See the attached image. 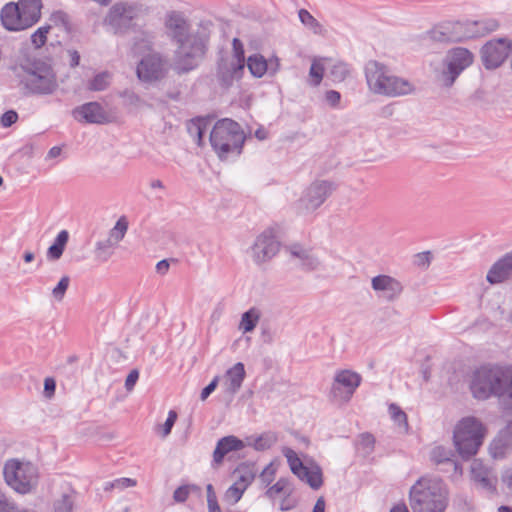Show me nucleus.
I'll list each match as a JSON object with an SVG mask.
<instances>
[{
	"label": "nucleus",
	"instance_id": "63",
	"mask_svg": "<svg viewBox=\"0 0 512 512\" xmlns=\"http://www.w3.org/2000/svg\"><path fill=\"white\" fill-rule=\"evenodd\" d=\"M218 378H214L201 392V400H205L215 390L217 386Z\"/></svg>",
	"mask_w": 512,
	"mask_h": 512
},
{
	"label": "nucleus",
	"instance_id": "4",
	"mask_svg": "<svg viewBox=\"0 0 512 512\" xmlns=\"http://www.w3.org/2000/svg\"><path fill=\"white\" fill-rule=\"evenodd\" d=\"M365 76L370 91L375 94L399 97L414 91L411 82L392 74L387 66L377 61H369L366 64Z\"/></svg>",
	"mask_w": 512,
	"mask_h": 512
},
{
	"label": "nucleus",
	"instance_id": "25",
	"mask_svg": "<svg viewBox=\"0 0 512 512\" xmlns=\"http://www.w3.org/2000/svg\"><path fill=\"white\" fill-rule=\"evenodd\" d=\"M471 474L473 480L483 489L493 492L497 481L493 471L485 467L483 463L475 459L471 464Z\"/></svg>",
	"mask_w": 512,
	"mask_h": 512
},
{
	"label": "nucleus",
	"instance_id": "44",
	"mask_svg": "<svg viewBox=\"0 0 512 512\" xmlns=\"http://www.w3.org/2000/svg\"><path fill=\"white\" fill-rule=\"evenodd\" d=\"M326 67L323 63L314 61L310 67L309 76L311 78V84L318 86L322 79Z\"/></svg>",
	"mask_w": 512,
	"mask_h": 512
},
{
	"label": "nucleus",
	"instance_id": "9",
	"mask_svg": "<svg viewBox=\"0 0 512 512\" xmlns=\"http://www.w3.org/2000/svg\"><path fill=\"white\" fill-rule=\"evenodd\" d=\"M473 63V54L466 48L458 47L448 52L441 68L435 70L437 83L450 88L458 76Z\"/></svg>",
	"mask_w": 512,
	"mask_h": 512
},
{
	"label": "nucleus",
	"instance_id": "17",
	"mask_svg": "<svg viewBox=\"0 0 512 512\" xmlns=\"http://www.w3.org/2000/svg\"><path fill=\"white\" fill-rule=\"evenodd\" d=\"M334 190L332 183L328 181H316L312 183L301 198V203L307 210H315L320 207Z\"/></svg>",
	"mask_w": 512,
	"mask_h": 512
},
{
	"label": "nucleus",
	"instance_id": "15",
	"mask_svg": "<svg viewBox=\"0 0 512 512\" xmlns=\"http://www.w3.org/2000/svg\"><path fill=\"white\" fill-rule=\"evenodd\" d=\"M511 51V43L506 39L489 41L481 49L483 65L487 69L499 67L508 57Z\"/></svg>",
	"mask_w": 512,
	"mask_h": 512
},
{
	"label": "nucleus",
	"instance_id": "24",
	"mask_svg": "<svg viewBox=\"0 0 512 512\" xmlns=\"http://www.w3.org/2000/svg\"><path fill=\"white\" fill-rule=\"evenodd\" d=\"M245 447L242 440L236 436L229 435L221 438L215 447L213 452V466H219L222 464L224 457L231 451H238Z\"/></svg>",
	"mask_w": 512,
	"mask_h": 512
},
{
	"label": "nucleus",
	"instance_id": "38",
	"mask_svg": "<svg viewBox=\"0 0 512 512\" xmlns=\"http://www.w3.org/2000/svg\"><path fill=\"white\" fill-rule=\"evenodd\" d=\"M389 412L394 422L404 431H408V421L406 413L396 404L389 405Z\"/></svg>",
	"mask_w": 512,
	"mask_h": 512
},
{
	"label": "nucleus",
	"instance_id": "51",
	"mask_svg": "<svg viewBox=\"0 0 512 512\" xmlns=\"http://www.w3.org/2000/svg\"><path fill=\"white\" fill-rule=\"evenodd\" d=\"M18 120V114L14 110H8L6 111L1 117H0V124L7 128L13 125Z\"/></svg>",
	"mask_w": 512,
	"mask_h": 512
},
{
	"label": "nucleus",
	"instance_id": "18",
	"mask_svg": "<svg viewBox=\"0 0 512 512\" xmlns=\"http://www.w3.org/2000/svg\"><path fill=\"white\" fill-rule=\"evenodd\" d=\"M245 66L239 60L221 58L217 67V78L222 86L229 87L242 78Z\"/></svg>",
	"mask_w": 512,
	"mask_h": 512
},
{
	"label": "nucleus",
	"instance_id": "21",
	"mask_svg": "<svg viewBox=\"0 0 512 512\" xmlns=\"http://www.w3.org/2000/svg\"><path fill=\"white\" fill-rule=\"evenodd\" d=\"M246 65L254 77L261 78L266 72L274 75L278 71L280 64L278 58L268 61L263 55L256 53L248 57Z\"/></svg>",
	"mask_w": 512,
	"mask_h": 512
},
{
	"label": "nucleus",
	"instance_id": "61",
	"mask_svg": "<svg viewBox=\"0 0 512 512\" xmlns=\"http://www.w3.org/2000/svg\"><path fill=\"white\" fill-rule=\"evenodd\" d=\"M120 96L125 98L130 104L137 105L140 102V97L131 90H124Z\"/></svg>",
	"mask_w": 512,
	"mask_h": 512
},
{
	"label": "nucleus",
	"instance_id": "40",
	"mask_svg": "<svg viewBox=\"0 0 512 512\" xmlns=\"http://www.w3.org/2000/svg\"><path fill=\"white\" fill-rule=\"evenodd\" d=\"M298 16L301 23L311 29L314 33H319L321 31V24L306 9H300Z\"/></svg>",
	"mask_w": 512,
	"mask_h": 512
},
{
	"label": "nucleus",
	"instance_id": "6",
	"mask_svg": "<svg viewBox=\"0 0 512 512\" xmlns=\"http://www.w3.org/2000/svg\"><path fill=\"white\" fill-rule=\"evenodd\" d=\"M148 14V8L138 2L120 1L114 3L104 18V25L115 35L135 31L140 21Z\"/></svg>",
	"mask_w": 512,
	"mask_h": 512
},
{
	"label": "nucleus",
	"instance_id": "50",
	"mask_svg": "<svg viewBox=\"0 0 512 512\" xmlns=\"http://www.w3.org/2000/svg\"><path fill=\"white\" fill-rule=\"evenodd\" d=\"M233 56L230 59L239 60L244 66H246L244 46L240 39L234 38L232 41Z\"/></svg>",
	"mask_w": 512,
	"mask_h": 512
},
{
	"label": "nucleus",
	"instance_id": "56",
	"mask_svg": "<svg viewBox=\"0 0 512 512\" xmlns=\"http://www.w3.org/2000/svg\"><path fill=\"white\" fill-rule=\"evenodd\" d=\"M274 476L275 469L272 467V464H270L266 466V468L260 474V480L265 486H267L274 480Z\"/></svg>",
	"mask_w": 512,
	"mask_h": 512
},
{
	"label": "nucleus",
	"instance_id": "55",
	"mask_svg": "<svg viewBox=\"0 0 512 512\" xmlns=\"http://www.w3.org/2000/svg\"><path fill=\"white\" fill-rule=\"evenodd\" d=\"M136 485V480L131 478H119L116 479L114 482L109 484L110 488H117V489H125L128 487H134Z\"/></svg>",
	"mask_w": 512,
	"mask_h": 512
},
{
	"label": "nucleus",
	"instance_id": "31",
	"mask_svg": "<svg viewBox=\"0 0 512 512\" xmlns=\"http://www.w3.org/2000/svg\"><path fill=\"white\" fill-rule=\"evenodd\" d=\"M261 318V311L257 307H251L241 315L238 329L243 333L252 332Z\"/></svg>",
	"mask_w": 512,
	"mask_h": 512
},
{
	"label": "nucleus",
	"instance_id": "28",
	"mask_svg": "<svg viewBox=\"0 0 512 512\" xmlns=\"http://www.w3.org/2000/svg\"><path fill=\"white\" fill-rule=\"evenodd\" d=\"M245 374L244 365L241 362L228 369L224 377L226 392L232 395L237 393L242 386Z\"/></svg>",
	"mask_w": 512,
	"mask_h": 512
},
{
	"label": "nucleus",
	"instance_id": "37",
	"mask_svg": "<svg viewBox=\"0 0 512 512\" xmlns=\"http://www.w3.org/2000/svg\"><path fill=\"white\" fill-rule=\"evenodd\" d=\"M293 492V487L290 481L287 478H280L274 485H272L266 492L265 495L274 499L278 494H284L287 496H291Z\"/></svg>",
	"mask_w": 512,
	"mask_h": 512
},
{
	"label": "nucleus",
	"instance_id": "36",
	"mask_svg": "<svg viewBox=\"0 0 512 512\" xmlns=\"http://www.w3.org/2000/svg\"><path fill=\"white\" fill-rule=\"evenodd\" d=\"M112 80L111 73L107 71L100 72L96 74L88 83H87V89L90 91H104L106 90Z\"/></svg>",
	"mask_w": 512,
	"mask_h": 512
},
{
	"label": "nucleus",
	"instance_id": "22",
	"mask_svg": "<svg viewBox=\"0 0 512 512\" xmlns=\"http://www.w3.org/2000/svg\"><path fill=\"white\" fill-rule=\"evenodd\" d=\"M512 450V420L500 430L498 435L492 441L489 447L490 454L493 458H503Z\"/></svg>",
	"mask_w": 512,
	"mask_h": 512
},
{
	"label": "nucleus",
	"instance_id": "42",
	"mask_svg": "<svg viewBox=\"0 0 512 512\" xmlns=\"http://www.w3.org/2000/svg\"><path fill=\"white\" fill-rule=\"evenodd\" d=\"M285 457L287 458V461L289 463L290 469L296 476L302 471V469L305 467L300 460V458L297 456L295 451H293L290 448H287L284 452Z\"/></svg>",
	"mask_w": 512,
	"mask_h": 512
},
{
	"label": "nucleus",
	"instance_id": "1",
	"mask_svg": "<svg viewBox=\"0 0 512 512\" xmlns=\"http://www.w3.org/2000/svg\"><path fill=\"white\" fill-rule=\"evenodd\" d=\"M164 32L175 46L172 68L181 75L199 66L204 59L209 41L205 28L195 29L179 11H169L164 18Z\"/></svg>",
	"mask_w": 512,
	"mask_h": 512
},
{
	"label": "nucleus",
	"instance_id": "39",
	"mask_svg": "<svg viewBox=\"0 0 512 512\" xmlns=\"http://www.w3.org/2000/svg\"><path fill=\"white\" fill-rule=\"evenodd\" d=\"M277 442V436L273 432H267L257 437L253 442V447L258 451L271 448Z\"/></svg>",
	"mask_w": 512,
	"mask_h": 512
},
{
	"label": "nucleus",
	"instance_id": "43",
	"mask_svg": "<svg viewBox=\"0 0 512 512\" xmlns=\"http://www.w3.org/2000/svg\"><path fill=\"white\" fill-rule=\"evenodd\" d=\"M472 25L478 27L475 33L484 35L495 31L499 27V23L495 19H485L481 21L473 22Z\"/></svg>",
	"mask_w": 512,
	"mask_h": 512
},
{
	"label": "nucleus",
	"instance_id": "33",
	"mask_svg": "<svg viewBox=\"0 0 512 512\" xmlns=\"http://www.w3.org/2000/svg\"><path fill=\"white\" fill-rule=\"evenodd\" d=\"M133 44L138 51H151L155 44V33L149 30H140L134 37Z\"/></svg>",
	"mask_w": 512,
	"mask_h": 512
},
{
	"label": "nucleus",
	"instance_id": "3",
	"mask_svg": "<svg viewBox=\"0 0 512 512\" xmlns=\"http://www.w3.org/2000/svg\"><path fill=\"white\" fill-rule=\"evenodd\" d=\"M412 512H445L448 505L446 485L438 477L423 476L410 488Z\"/></svg>",
	"mask_w": 512,
	"mask_h": 512
},
{
	"label": "nucleus",
	"instance_id": "57",
	"mask_svg": "<svg viewBox=\"0 0 512 512\" xmlns=\"http://www.w3.org/2000/svg\"><path fill=\"white\" fill-rule=\"evenodd\" d=\"M56 382L52 377H47L44 380V396L51 399L55 394Z\"/></svg>",
	"mask_w": 512,
	"mask_h": 512
},
{
	"label": "nucleus",
	"instance_id": "45",
	"mask_svg": "<svg viewBox=\"0 0 512 512\" xmlns=\"http://www.w3.org/2000/svg\"><path fill=\"white\" fill-rule=\"evenodd\" d=\"M244 491L245 489L243 487L234 483L226 490L224 500L228 503L235 504L241 499Z\"/></svg>",
	"mask_w": 512,
	"mask_h": 512
},
{
	"label": "nucleus",
	"instance_id": "2",
	"mask_svg": "<svg viewBox=\"0 0 512 512\" xmlns=\"http://www.w3.org/2000/svg\"><path fill=\"white\" fill-rule=\"evenodd\" d=\"M470 390L479 400L497 396L504 409H512V367L482 366L473 375Z\"/></svg>",
	"mask_w": 512,
	"mask_h": 512
},
{
	"label": "nucleus",
	"instance_id": "30",
	"mask_svg": "<svg viewBox=\"0 0 512 512\" xmlns=\"http://www.w3.org/2000/svg\"><path fill=\"white\" fill-rule=\"evenodd\" d=\"M297 477L314 490H318L323 484L322 469L318 465L305 466Z\"/></svg>",
	"mask_w": 512,
	"mask_h": 512
},
{
	"label": "nucleus",
	"instance_id": "47",
	"mask_svg": "<svg viewBox=\"0 0 512 512\" xmlns=\"http://www.w3.org/2000/svg\"><path fill=\"white\" fill-rule=\"evenodd\" d=\"M70 278L68 276H63L58 284L53 288L52 295L57 301H62L65 293L69 287Z\"/></svg>",
	"mask_w": 512,
	"mask_h": 512
},
{
	"label": "nucleus",
	"instance_id": "32",
	"mask_svg": "<svg viewBox=\"0 0 512 512\" xmlns=\"http://www.w3.org/2000/svg\"><path fill=\"white\" fill-rule=\"evenodd\" d=\"M69 240V233L67 230H62L56 236L54 243L47 250V258L49 260H58L63 255L65 247Z\"/></svg>",
	"mask_w": 512,
	"mask_h": 512
},
{
	"label": "nucleus",
	"instance_id": "64",
	"mask_svg": "<svg viewBox=\"0 0 512 512\" xmlns=\"http://www.w3.org/2000/svg\"><path fill=\"white\" fill-rule=\"evenodd\" d=\"M169 267H170L169 261L166 259H163L156 264V271H157V273L164 275L168 272Z\"/></svg>",
	"mask_w": 512,
	"mask_h": 512
},
{
	"label": "nucleus",
	"instance_id": "59",
	"mask_svg": "<svg viewBox=\"0 0 512 512\" xmlns=\"http://www.w3.org/2000/svg\"><path fill=\"white\" fill-rule=\"evenodd\" d=\"M189 496V492L185 485L178 487L173 494V498L176 502L183 503Z\"/></svg>",
	"mask_w": 512,
	"mask_h": 512
},
{
	"label": "nucleus",
	"instance_id": "8",
	"mask_svg": "<svg viewBox=\"0 0 512 512\" xmlns=\"http://www.w3.org/2000/svg\"><path fill=\"white\" fill-rule=\"evenodd\" d=\"M485 428L475 417H465L454 429L453 440L455 447L463 459L475 455L483 443Z\"/></svg>",
	"mask_w": 512,
	"mask_h": 512
},
{
	"label": "nucleus",
	"instance_id": "23",
	"mask_svg": "<svg viewBox=\"0 0 512 512\" xmlns=\"http://www.w3.org/2000/svg\"><path fill=\"white\" fill-rule=\"evenodd\" d=\"M0 18L2 25L9 31L25 30L19 5L15 2H9L1 10Z\"/></svg>",
	"mask_w": 512,
	"mask_h": 512
},
{
	"label": "nucleus",
	"instance_id": "29",
	"mask_svg": "<svg viewBox=\"0 0 512 512\" xmlns=\"http://www.w3.org/2000/svg\"><path fill=\"white\" fill-rule=\"evenodd\" d=\"M212 120L210 118L198 117L187 124L189 135L196 140L198 146L203 145V136L209 129Z\"/></svg>",
	"mask_w": 512,
	"mask_h": 512
},
{
	"label": "nucleus",
	"instance_id": "16",
	"mask_svg": "<svg viewBox=\"0 0 512 512\" xmlns=\"http://www.w3.org/2000/svg\"><path fill=\"white\" fill-rule=\"evenodd\" d=\"M372 289L385 301L394 302L404 290L403 284L396 278L380 274L371 279Z\"/></svg>",
	"mask_w": 512,
	"mask_h": 512
},
{
	"label": "nucleus",
	"instance_id": "7",
	"mask_svg": "<svg viewBox=\"0 0 512 512\" xmlns=\"http://www.w3.org/2000/svg\"><path fill=\"white\" fill-rule=\"evenodd\" d=\"M209 140L219 158L225 159L231 153L236 155L241 153L245 136L237 122L225 118L215 123Z\"/></svg>",
	"mask_w": 512,
	"mask_h": 512
},
{
	"label": "nucleus",
	"instance_id": "41",
	"mask_svg": "<svg viewBox=\"0 0 512 512\" xmlns=\"http://www.w3.org/2000/svg\"><path fill=\"white\" fill-rule=\"evenodd\" d=\"M349 73L348 67L343 62L333 64L329 69V76L334 82H342Z\"/></svg>",
	"mask_w": 512,
	"mask_h": 512
},
{
	"label": "nucleus",
	"instance_id": "52",
	"mask_svg": "<svg viewBox=\"0 0 512 512\" xmlns=\"http://www.w3.org/2000/svg\"><path fill=\"white\" fill-rule=\"evenodd\" d=\"M431 261V253L429 251L427 252H421L414 256L413 263L417 267L426 268L429 266Z\"/></svg>",
	"mask_w": 512,
	"mask_h": 512
},
{
	"label": "nucleus",
	"instance_id": "53",
	"mask_svg": "<svg viewBox=\"0 0 512 512\" xmlns=\"http://www.w3.org/2000/svg\"><path fill=\"white\" fill-rule=\"evenodd\" d=\"M177 419V413L174 410L169 411L168 417L163 424L162 436L166 437L171 433L172 427L174 426Z\"/></svg>",
	"mask_w": 512,
	"mask_h": 512
},
{
	"label": "nucleus",
	"instance_id": "34",
	"mask_svg": "<svg viewBox=\"0 0 512 512\" xmlns=\"http://www.w3.org/2000/svg\"><path fill=\"white\" fill-rule=\"evenodd\" d=\"M453 453L450 449L443 446H436L430 452L431 461L436 464H451L457 469V464L452 460Z\"/></svg>",
	"mask_w": 512,
	"mask_h": 512
},
{
	"label": "nucleus",
	"instance_id": "62",
	"mask_svg": "<svg viewBox=\"0 0 512 512\" xmlns=\"http://www.w3.org/2000/svg\"><path fill=\"white\" fill-rule=\"evenodd\" d=\"M296 506V500L290 498V496L284 495V498L282 499L280 503V510L281 511H289L293 509Z\"/></svg>",
	"mask_w": 512,
	"mask_h": 512
},
{
	"label": "nucleus",
	"instance_id": "26",
	"mask_svg": "<svg viewBox=\"0 0 512 512\" xmlns=\"http://www.w3.org/2000/svg\"><path fill=\"white\" fill-rule=\"evenodd\" d=\"M17 4L19 5L26 29L32 27L40 20L43 7L41 0H19Z\"/></svg>",
	"mask_w": 512,
	"mask_h": 512
},
{
	"label": "nucleus",
	"instance_id": "20",
	"mask_svg": "<svg viewBox=\"0 0 512 512\" xmlns=\"http://www.w3.org/2000/svg\"><path fill=\"white\" fill-rule=\"evenodd\" d=\"M512 279V251L495 262L489 269L486 280L492 284H500Z\"/></svg>",
	"mask_w": 512,
	"mask_h": 512
},
{
	"label": "nucleus",
	"instance_id": "35",
	"mask_svg": "<svg viewBox=\"0 0 512 512\" xmlns=\"http://www.w3.org/2000/svg\"><path fill=\"white\" fill-rule=\"evenodd\" d=\"M75 504V493L72 490L63 493L53 503L54 512H72Z\"/></svg>",
	"mask_w": 512,
	"mask_h": 512
},
{
	"label": "nucleus",
	"instance_id": "58",
	"mask_svg": "<svg viewBox=\"0 0 512 512\" xmlns=\"http://www.w3.org/2000/svg\"><path fill=\"white\" fill-rule=\"evenodd\" d=\"M139 378V372L137 369H133L128 374L126 380H125V388L127 391H132L137 380Z\"/></svg>",
	"mask_w": 512,
	"mask_h": 512
},
{
	"label": "nucleus",
	"instance_id": "11",
	"mask_svg": "<svg viewBox=\"0 0 512 512\" xmlns=\"http://www.w3.org/2000/svg\"><path fill=\"white\" fill-rule=\"evenodd\" d=\"M360 383L361 376L356 372L351 370H341L336 372L330 390L331 400L339 405L348 403Z\"/></svg>",
	"mask_w": 512,
	"mask_h": 512
},
{
	"label": "nucleus",
	"instance_id": "14",
	"mask_svg": "<svg viewBox=\"0 0 512 512\" xmlns=\"http://www.w3.org/2000/svg\"><path fill=\"white\" fill-rule=\"evenodd\" d=\"M280 243L271 229L260 234L252 246V258L257 264L270 261L279 251Z\"/></svg>",
	"mask_w": 512,
	"mask_h": 512
},
{
	"label": "nucleus",
	"instance_id": "54",
	"mask_svg": "<svg viewBox=\"0 0 512 512\" xmlns=\"http://www.w3.org/2000/svg\"><path fill=\"white\" fill-rule=\"evenodd\" d=\"M375 443V438L372 434L369 433H363L360 436V446L366 450L367 453L371 452L373 450Z\"/></svg>",
	"mask_w": 512,
	"mask_h": 512
},
{
	"label": "nucleus",
	"instance_id": "60",
	"mask_svg": "<svg viewBox=\"0 0 512 512\" xmlns=\"http://www.w3.org/2000/svg\"><path fill=\"white\" fill-rule=\"evenodd\" d=\"M325 99H326L328 104H330L331 106L335 107V106H337L339 104L340 99H341V95H340V93L338 91L329 90L325 94Z\"/></svg>",
	"mask_w": 512,
	"mask_h": 512
},
{
	"label": "nucleus",
	"instance_id": "13",
	"mask_svg": "<svg viewBox=\"0 0 512 512\" xmlns=\"http://www.w3.org/2000/svg\"><path fill=\"white\" fill-rule=\"evenodd\" d=\"M168 71V60L159 52H153L143 57L136 70L138 78L144 82L161 80L167 75Z\"/></svg>",
	"mask_w": 512,
	"mask_h": 512
},
{
	"label": "nucleus",
	"instance_id": "46",
	"mask_svg": "<svg viewBox=\"0 0 512 512\" xmlns=\"http://www.w3.org/2000/svg\"><path fill=\"white\" fill-rule=\"evenodd\" d=\"M50 29H51L50 25L42 26V27H39L31 35V42L35 48H40L46 43L47 34L49 33Z\"/></svg>",
	"mask_w": 512,
	"mask_h": 512
},
{
	"label": "nucleus",
	"instance_id": "12",
	"mask_svg": "<svg viewBox=\"0 0 512 512\" xmlns=\"http://www.w3.org/2000/svg\"><path fill=\"white\" fill-rule=\"evenodd\" d=\"M128 229V223L124 217H121L114 227L110 229L106 239L95 243L94 258L99 263L107 262L115 252L121 240L124 238Z\"/></svg>",
	"mask_w": 512,
	"mask_h": 512
},
{
	"label": "nucleus",
	"instance_id": "48",
	"mask_svg": "<svg viewBox=\"0 0 512 512\" xmlns=\"http://www.w3.org/2000/svg\"><path fill=\"white\" fill-rule=\"evenodd\" d=\"M235 473L239 474L238 480L235 483L239 484L245 490L252 483L255 477V474L248 468L237 469Z\"/></svg>",
	"mask_w": 512,
	"mask_h": 512
},
{
	"label": "nucleus",
	"instance_id": "19",
	"mask_svg": "<svg viewBox=\"0 0 512 512\" xmlns=\"http://www.w3.org/2000/svg\"><path fill=\"white\" fill-rule=\"evenodd\" d=\"M75 119L87 123L104 124L108 117L98 102H88L73 110Z\"/></svg>",
	"mask_w": 512,
	"mask_h": 512
},
{
	"label": "nucleus",
	"instance_id": "49",
	"mask_svg": "<svg viewBox=\"0 0 512 512\" xmlns=\"http://www.w3.org/2000/svg\"><path fill=\"white\" fill-rule=\"evenodd\" d=\"M50 21L56 26H62L66 31L70 30L68 15L63 11H55L50 16Z\"/></svg>",
	"mask_w": 512,
	"mask_h": 512
},
{
	"label": "nucleus",
	"instance_id": "10",
	"mask_svg": "<svg viewBox=\"0 0 512 512\" xmlns=\"http://www.w3.org/2000/svg\"><path fill=\"white\" fill-rule=\"evenodd\" d=\"M3 474L6 483L21 494L30 492L38 482L36 466L30 462H22L17 459L8 460L5 463Z\"/></svg>",
	"mask_w": 512,
	"mask_h": 512
},
{
	"label": "nucleus",
	"instance_id": "27",
	"mask_svg": "<svg viewBox=\"0 0 512 512\" xmlns=\"http://www.w3.org/2000/svg\"><path fill=\"white\" fill-rule=\"evenodd\" d=\"M290 256L299 261V265L306 270H315L318 268L320 262L315 257L311 250L304 248L299 244H293L288 247Z\"/></svg>",
	"mask_w": 512,
	"mask_h": 512
},
{
	"label": "nucleus",
	"instance_id": "5",
	"mask_svg": "<svg viewBox=\"0 0 512 512\" xmlns=\"http://www.w3.org/2000/svg\"><path fill=\"white\" fill-rule=\"evenodd\" d=\"M17 76L20 84L34 95H50L58 87L52 67L44 61L35 60L19 67Z\"/></svg>",
	"mask_w": 512,
	"mask_h": 512
}]
</instances>
